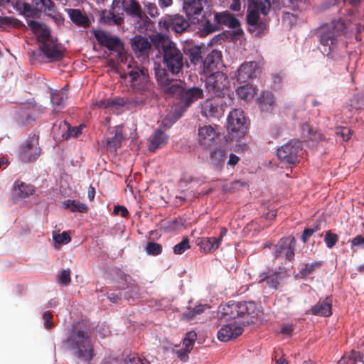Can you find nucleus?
<instances>
[{"label": "nucleus", "instance_id": "f257e3e1", "mask_svg": "<svg viewBox=\"0 0 364 364\" xmlns=\"http://www.w3.org/2000/svg\"><path fill=\"white\" fill-rule=\"evenodd\" d=\"M63 344L78 364H91L95 356V338L85 321L73 323L67 329Z\"/></svg>", "mask_w": 364, "mask_h": 364}, {"label": "nucleus", "instance_id": "f03ea898", "mask_svg": "<svg viewBox=\"0 0 364 364\" xmlns=\"http://www.w3.org/2000/svg\"><path fill=\"white\" fill-rule=\"evenodd\" d=\"M345 31V23L341 20H333L316 28L315 35L323 55L331 59L338 57L341 51L347 46Z\"/></svg>", "mask_w": 364, "mask_h": 364}, {"label": "nucleus", "instance_id": "7ed1b4c3", "mask_svg": "<svg viewBox=\"0 0 364 364\" xmlns=\"http://www.w3.org/2000/svg\"><path fill=\"white\" fill-rule=\"evenodd\" d=\"M128 71L125 73L129 91L144 105L148 101L154 99L156 94L151 80L148 69L137 63H129Z\"/></svg>", "mask_w": 364, "mask_h": 364}, {"label": "nucleus", "instance_id": "20e7f679", "mask_svg": "<svg viewBox=\"0 0 364 364\" xmlns=\"http://www.w3.org/2000/svg\"><path fill=\"white\" fill-rule=\"evenodd\" d=\"M155 77L158 85L164 92L179 95L181 102L186 107L203 97V89L196 86L184 89L181 80L170 78L166 70L159 67L155 69Z\"/></svg>", "mask_w": 364, "mask_h": 364}, {"label": "nucleus", "instance_id": "39448f33", "mask_svg": "<svg viewBox=\"0 0 364 364\" xmlns=\"http://www.w3.org/2000/svg\"><path fill=\"white\" fill-rule=\"evenodd\" d=\"M259 307L255 301H230L220 306L218 314H220V318L227 321L250 317V319L242 321V325H248L254 323L253 319L259 316Z\"/></svg>", "mask_w": 364, "mask_h": 364}, {"label": "nucleus", "instance_id": "423d86ee", "mask_svg": "<svg viewBox=\"0 0 364 364\" xmlns=\"http://www.w3.org/2000/svg\"><path fill=\"white\" fill-rule=\"evenodd\" d=\"M26 22L30 29L35 33L38 41L41 43V52L51 61L62 59L63 53L58 48L47 26L45 23L30 18H26Z\"/></svg>", "mask_w": 364, "mask_h": 364}, {"label": "nucleus", "instance_id": "0eeeda50", "mask_svg": "<svg viewBox=\"0 0 364 364\" xmlns=\"http://www.w3.org/2000/svg\"><path fill=\"white\" fill-rule=\"evenodd\" d=\"M255 6V9L248 10L246 16V22L249 32L255 36H261L267 31V23L260 18L259 11L267 15L269 11L270 3L269 0H249Z\"/></svg>", "mask_w": 364, "mask_h": 364}, {"label": "nucleus", "instance_id": "6e6552de", "mask_svg": "<svg viewBox=\"0 0 364 364\" xmlns=\"http://www.w3.org/2000/svg\"><path fill=\"white\" fill-rule=\"evenodd\" d=\"M161 54L163 57L162 63L165 67L164 68H162V69L166 70L168 75L170 74L178 75L182 72L186 60L183 53L177 48L175 43L164 46ZM159 67L161 68L160 65H158L157 68ZM156 68V67H155L154 70ZM168 77H170V76Z\"/></svg>", "mask_w": 364, "mask_h": 364}, {"label": "nucleus", "instance_id": "1a4fd4ad", "mask_svg": "<svg viewBox=\"0 0 364 364\" xmlns=\"http://www.w3.org/2000/svg\"><path fill=\"white\" fill-rule=\"evenodd\" d=\"M205 86L208 92L218 97H228L230 82L228 75L220 71L213 72L206 75Z\"/></svg>", "mask_w": 364, "mask_h": 364}, {"label": "nucleus", "instance_id": "9d476101", "mask_svg": "<svg viewBox=\"0 0 364 364\" xmlns=\"http://www.w3.org/2000/svg\"><path fill=\"white\" fill-rule=\"evenodd\" d=\"M231 101L232 98L230 95L227 97L216 96L208 98L200 103V114L208 119H219L223 116L225 109Z\"/></svg>", "mask_w": 364, "mask_h": 364}, {"label": "nucleus", "instance_id": "9b49d317", "mask_svg": "<svg viewBox=\"0 0 364 364\" xmlns=\"http://www.w3.org/2000/svg\"><path fill=\"white\" fill-rule=\"evenodd\" d=\"M17 7L26 18H30L38 16L41 13L47 15L48 13L53 11L55 5L52 0H31V3L18 2Z\"/></svg>", "mask_w": 364, "mask_h": 364}, {"label": "nucleus", "instance_id": "f8f14e48", "mask_svg": "<svg viewBox=\"0 0 364 364\" xmlns=\"http://www.w3.org/2000/svg\"><path fill=\"white\" fill-rule=\"evenodd\" d=\"M302 153V141L298 139H291L277 149V155L282 161L295 164L299 161V157Z\"/></svg>", "mask_w": 364, "mask_h": 364}, {"label": "nucleus", "instance_id": "ddd939ff", "mask_svg": "<svg viewBox=\"0 0 364 364\" xmlns=\"http://www.w3.org/2000/svg\"><path fill=\"white\" fill-rule=\"evenodd\" d=\"M247 122L244 112L240 109H234L230 112L227 118V129L232 136L240 138L247 131Z\"/></svg>", "mask_w": 364, "mask_h": 364}, {"label": "nucleus", "instance_id": "4468645a", "mask_svg": "<svg viewBox=\"0 0 364 364\" xmlns=\"http://www.w3.org/2000/svg\"><path fill=\"white\" fill-rule=\"evenodd\" d=\"M38 146V136L33 134L29 136L26 143L19 147L18 157L23 163H30L36 161L41 154Z\"/></svg>", "mask_w": 364, "mask_h": 364}, {"label": "nucleus", "instance_id": "2eb2a0df", "mask_svg": "<svg viewBox=\"0 0 364 364\" xmlns=\"http://www.w3.org/2000/svg\"><path fill=\"white\" fill-rule=\"evenodd\" d=\"M111 9L119 14H127L132 18H142L141 7L137 0H112Z\"/></svg>", "mask_w": 364, "mask_h": 364}, {"label": "nucleus", "instance_id": "dca6fc26", "mask_svg": "<svg viewBox=\"0 0 364 364\" xmlns=\"http://www.w3.org/2000/svg\"><path fill=\"white\" fill-rule=\"evenodd\" d=\"M183 11L193 23H199L200 16L203 15L204 7L207 0H181Z\"/></svg>", "mask_w": 364, "mask_h": 364}, {"label": "nucleus", "instance_id": "f3484780", "mask_svg": "<svg viewBox=\"0 0 364 364\" xmlns=\"http://www.w3.org/2000/svg\"><path fill=\"white\" fill-rule=\"evenodd\" d=\"M159 24H162L166 30L176 33H181L189 27V21L180 14L166 16L160 21Z\"/></svg>", "mask_w": 364, "mask_h": 364}, {"label": "nucleus", "instance_id": "a211bd4d", "mask_svg": "<svg viewBox=\"0 0 364 364\" xmlns=\"http://www.w3.org/2000/svg\"><path fill=\"white\" fill-rule=\"evenodd\" d=\"M259 73V68L256 62H245L237 69V80L240 82H247L256 78Z\"/></svg>", "mask_w": 364, "mask_h": 364}, {"label": "nucleus", "instance_id": "6ab92c4d", "mask_svg": "<svg viewBox=\"0 0 364 364\" xmlns=\"http://www.w3.org/2000/svg\"><path fill=\"white\" fill-rule=\"evenodd\" d=\"M295 240L294 237L282 238L278 244L275 245V258L284 255L286 259L292 261L294 257Z\"/></svg>", "mask_w": 364, "mask_h": 364}, {"label": "nucleus", "instance_id": "aec40b11", "mask_svg": "<svg viewBox=\"0 0 364 364\" xmlns=\"http://www.w3.org/2000/svg\"><path fill=\"white\" fill-rule=\"evenodd\" d=\"M307 119L304 118L299 122L303 141H311L314 144H321L323 146V144L327 141L326 137L320 132H314Z\"/></svg>", "mask_w": 364, "mask_h": 364}, {"label": "nucleus", "instance_id": "412c9836", "mask_svg": "<svg viewBox=\"0 0 364 364\" xmlns=\"http://www.w3.org/2000/svg\"><path fill=\"white\" fill-rule=\"evenodd\" d=\"M94 36L98 43L110 50H117L122 46L120 38L117 36H109L103 31H94Z\"/></svg>", "mask_w": 364, "mask_h": 364}, {"label": "nucleus", "instance_id": "4be33fe9", "mask_svg": "<svg viewBox=\"0 0 364 364\" xmlns=\"http://www.w3.org/2000/svg\"><path fill=\"white\" fill-rule=\"evenodd\" d=\"M132 50L138 57L148 58L151 43L145 36L136 35L131 39Z\"/></svg>", "mask_w": 364, "mask_h": 364}, {"label": "nucleus", "instance_id": "5701e85b", "mask_svg": "<svg viewBox=\"0 0 364 364\" xmlns=\"http://www.w3.org/2000/svg\"><path fill=\"white\" fill-rule=\"evenodd\" d=\"M243 332V328L236 323H230L223 326L218 332V338L223 342H228L235 338Z\"/></svg>", "mask_w": 364, "mask_h": 364}, {"label": "nucleus", "instance_id": "b1692460", "mask_svg": "<svg viewBox=\"0 0 364 364\" xmlns=\"http://www.w3.org/2000/svg\"><path fill=\"white\" fill-rule=\"evenodd\" d=\"M19 121L23 125H28L35 121L38 116L36 105L32 103L24 104L18 110Z\"/></svg>", "mask_w": 364, "mask_h": 364}, {"label": "nucleus", "instance_id": "393cba45", "mask_svg": "<svg viewBox=\"0 0 364 364\" xmlns=\"http://www.w3.org/2000/svg\"><path fill=\"white\" fill-rule=\"evenodd\" d=\"M218 134L211 125H204L199 127L198 132V140L199 144L204 147H209L213 145Z\"/></svg>", "mask_w": 364, "mask_h": 364}, {"label": "nucleus", "instance_id": "a878e982", "mask_svg": "<svg viewBox=\"0 0 364 364\" xmlns=\"http://www.w3.org/2000/svg\"><path fill=\"white\" fill-rule=\"evenodd\" d=\"M124 21L122 14H119L112 9L102 10L100 14V22L105 26H119L124 23Z\"/></svg>", "mask_w": 364, "mask_h": 364}, {"label": "nucleus", "instance_id": "bb28decb", "mask_svg": "<svg viewBox=\"0 0 364 364\" xmlns=\"http://www.w3.org/2000/svg\"><path fill=\"white\" fill-rule=\"evenodd\" d=\"M73 24L77 27L87 28L90 25V21L87 14L78 9H65Z\"/></svg>", "mask_w": 364, "mask_h": 364}, {"label": "nucleus", "instance_id": "cd10ccee", "mask_svg": "<svg viewBox=\"0 0 364 364\" xmlns=\"http://www.w3.org/2000/svg\"><path fill=\"white\" fill-rule=\"evenodd\" d=\"M221 53L218 50H213L208 53L205 59L202 60L203 72L208 75L213 72L221 62Z\"/></svg>", "mask_w": 364, "mask_h": 364}, {"label": "nucleus", "instance_id": "c85d7f7f", "mask_svg": "<svg viewBox=\"0 0 364 364\" xmlns=\"http://www.w3.org/2000/svg\"><path fill=\"white\" fill-rule=\"evenodd\" d=\"M309 312L313 315L328 317L332 314V298L331 296H326L323 300L319 301L311 306Z\"/></svg>", "mask_w": 364, "mask_h": 364}, {"label": "nucleus", "instance_id": "c756f323", "mask_svg": "<svg viewBox=\"0 0 364 364\" xmlns=\"http://www.w3.org/2000/svg\"><path fill=\"white\" fill-rule=\"evenodd\" d=\"M215 20L219 23V27L225 26L229 28H237L240 26L238 18L229 11H223L215 14Z\"/></svg>", "mask_w": 364, "mask_h": 364}, {"label": "nucleus", "instance_id": "7c9ffc66", "mask_svg": "<svg viewBox=\"0 0 364 364\" xmlns=\"http://www.w3.org/2000/svg\"><path fill=\"white\" fill-rule=\"evenodd\" d=\"M228 152L225 147H216L210 154L209 162L215 168L221 169L227 159Z\"/></svg>", "mask_w": 364, "mask_h": 364}, {"label": "nucleus", "instance_id": "2f4dec72", "mask_svg": "<svg viewBox=\"0 0 364 364\" xmlns=\"http://www.w3.org/2000/svg\"><path fill=\"white\" fill-rule=\"evenodd\" d=\"M144 105L141 100H138L135 97H115L112 100H107V106H115L117 107H125L127 109H133L141 107Z\"/></svg>", "mask_w": 364, "mask_h": 364}, {"label": "nucleus", "instance_id": "473e14b6", "mask_svg": "<svg viewBox=\"0 0 364 364\" xmlns=\"http://www.w3.org/2000/svg\"><path fill=\"white\" fill-rule=\"evenodd\" d=\"M168 136L161 129L154 130L149 138V149L155 151L157 149L166 145Z\"/></svg>", "mask_w": 364, "mask_h": 364}, {"label": "nucleus", "instance_id": "72a5a7b5", "mask_svg": "<svg viewBox=\"0 0 364 364\" xmlns=\"http://www.w3.org/2000/svg\"><path fill=\"white\" fill-rule=\"evenodd\" d=\"M259 283L266 281L267 284L274 289H277L282 279V274L279 272L268 271L262 272L259 276Z\"/></svg>", "mask_w": 364, "mask_h": 364}, {"label": "nucleus", "instance_id": "f704fd0d", "mask_svg": "<svg viewBox=\"0 0 364 364\" xmlns=\"http://www.w3.org/2000/svg\"><path fill=\"white\" fill-rule=\"evenodd\" d=\"M257 102L262 112H270L274 109V97L270 92H263L257 98Z\"/></svg>", "mask_w": 364, "mask_h": 364}, {"label": "nucleus", "instance_id": "c9c22d12", "mask_svg": "<svg viewBox=\"0 0 364 364\" xmlns=\"http://www.w3.org/2000/svg\"><path fill=\"white\" fill-rule=\"evenodd\" d=\"M67 92L68 90L64 87L60 90H55L51 94L50 101L55 111L63 108L67 99Z\"/></svg>", "mask_w": 364, "mask_h": 364}, {"label": "nucleus", "instance_id": "e433bc0d", "mask_svg": "<svg viewBox=\"0 0 364 364\" xmlns=\"http://www.w3.org/2000/svg\"><path fill=\"white\" fill-rule=\"evenodd\" d=\"M105 277L107 279L116 281L119 284H124L127 282L129 276L124 273L118 267H110L105 272Z\"/></svg>", "mask_w": 364, "mask_h": 364}, {"label": "nucleus", "instance_id": "4c0bfd02", "mask_svg": "<svg viewBox=\"0 0 364 364\" xmlns=\"http://www.w3.org/2000/svg\"><path fill=\"white\" fill-rule=\"evenodd\" d=\"M124 139L122 127L117 126L114 127V136L107 139V144L110 149L116 151L117 149L121 146Z\"/></svg>", "mask_w": 364, "mask_h": 364}, {"label": "nucleus", "instance_id": "58836bf2", "mask_svg": "<svg viewBox=\"0 0 364 364\" xmlns=\"http://www.w3.org/2000/svg\"><path fill=\"white\" fill-rule=\"evenodd\" d=\"M202 50L203 48L198 45L186 46L184 48L185 54L188 56L191 63L193 65L202 63Z\"/></svg>", "mask_w": 364, "mask_h": 364}, {"label": "nucleus", "instance_id": "ea45409f", "mask_svg": "<svg viewBox=\"0 0 364 364\" xmlns=\"http://www.w3.org/2000/svg\"><path fill=\"white\" fill-rule=\"evenodd\" d=\"M198 245L204 252L209 253L215 251L218 248L220 241L216 240L215 237H203L198 242Z\"/></svg>", "mask_w": 364, "mask_h": 364}, {"label": "nucleus", "instance_id": "a19ab883", "mask_svg": "<svg viewBox=\"0 0 364 364\" xmlns=\"http://www.w3.org/2000/svg\"><path fill=\"white\" fill-rule=\"evenodd\" d=\"M14 194L21 198H26L32 195L34 192V188L31 184H27L24 182L17 181L14 186Z\"/></svg>", "mask_w": 364, "mask_h": 364}, {"label": "nucleus", "instance_id": "79ce46f5", "mask_svg": "<svg viewBox=\"0 0 364 364\" xmlns=\"http://www.w3.org/2000/svg\"><path fill=\"white\" fill-rule=\"evenodd\" d=\"M202 19H199L200 28L201 31L206 34L211 33L213 32L220 30L219 23L213 18V21L209 19H206L205 15L201 16Z\"/></svg>", "mask_w": 364, "mask_h": 364}, {"label": "nucleus", "instance_id": "37998d69", "mask_svg": "<svg viewBox=\"0 0 364 364\" xmlns=\"http://www.w3.org/2000/svg\"><path fill=\"white\" fill-rule=\"evenodd\" d=\"M359 361L364 364V354L352 350L344 355L338 362V364H356Z\"/></svg>", "mask_w": 364, "mask_h": 364}, {"label": "nucleus", "instance_id": "c03bdc74", "mask_svg": "<svg viewBox=\"0 0 364 364\" xmlns=\"http://www.w3.org/2000/svg\"><path fill=\"white\" fill-rule=\"evenodd\" d=\"M63 207L73 213H86L87 211V206L85 203L78 202L75 200H65L63 202Z\"/></svg>", "mask_w": 364, "mask_h": 364}, {"label": "nucleus", "instance_id": "a18cd8bd", "mask_svg": "<svg viewBox=\"0 0 364 364\" xmlns=\"http://www.w3.org/2000/svg\"><path fill=\"white\" fill-rule=\"evenodd\" d=\"M255 92V87L248 83L239 86L236 90V93L238 97L245 101L252 100L254 97Z\"/></svg>", "mask_w": 364, "mask_h": 364}, {"label": "nucleus", "instance_id": "49530a36", "mask_svg": "<svg viewBox=\"0 0 364 364\" xmlns=\"http://www.w3.org/2000/svg\"><path fill=\"white\" fill-rule=\"evenodd\" d=\"M151 41L156 48H157L161 53H163L164 46L168 44H173L174 43L170 41L168 38L162 33H156L153 35Z\"/></svg>", "mask_w": 364, "mask_h": 364}, {"label": "nucleus", "instance_id": "de8ad7c7", "mask_svg": "<svg viewBox=\"0 0 364 364\" xmlns=\"http://www.w3.org/2000/svg\"><path fill=\"white\" fill-rule=\"evenodd\" d=\"M322 266L321 261H314L311 263L304 264L301 266L299 271L300 277L304 278L314 272L316 269Z\"/></svg>", "mask_w": 364, "mask_h": 364}, {"label": "nucleus", "instance_id": "09e8293b", "mask_svg": "<svg viewBox=\"0 0 364 364\" xmlns=\"http://www.w3.org/2000/svg\"><path fill=\"white\" fill-rule=\"evenodd\" d=\"M350 106L355 110L364 109V92L354 94L349 100Z\"/></svg>", "mask_w": 364, "mask_h": 364}, {"label": "nucleus", "instance_id": "8fccbe9b", "mask_svg": "<svg viewBox=\"0 0 364 364\" xmlns=\"http://www.w3.org/2000/svg\"><path fill=\"white\" fill-rule=\"evenodd\" d=\"M121 359L125 364H145L147 363L146 360L141 358L135 353L128 354L125 352L122 355Z\"/></svg>", "mask_w": 364, "mask_h": 364}, {"label": "nucleus", "instance_id": "3c124183", "mask_svg": "<svg viewBox=\"0 0 364 364\" xmlns=\"http://www.w3.org/2000/svg\"><path fill=\"white\" fill-rule=\"evenodd\" d=\"M197 338V334L194 331H190L186 333L183 340V347L188 351H191Z\"/></svg>", "mask_w": 364, "mask_h": 364}, {"label": "nucleus", "instance_id": "603ef678", "mask_svg": "<svg viewBox=\"0 0 364 364\" xmlns=\"http://www.w3.org/2000/svg\"><path fill=\"white\" fill-rule=\"evenodd\" d=\"M144 250L148 255L157 256L161 253L162 246L154 242H149L146 244Z\"/></svg>", "mask_w": 364, "mask_h": 364}, {"label": "nucleus", "instance_id": "864d4df0", "mask_svg": "<svg viewBox=\"0 0 364 364\" xmlns=\"http://www.w3.org/2000/svg\"><path fill=\"white\" fill-rule=\"evenodd\" d=\"M190 248L189 240L188 237H183V240L173 247V252L176 255H181L186 250Z\"/></svg>", "mask_w": 364, "mask_h": 364}, {"label": "nucleus", "instance_id": "5fc2aeb1", "mask_svg": "<svg viewBox=\"0 0 364 364\" xmlns=\"http://www.w3.org/2000/svg\"><path fill=\"white\" fill-rule=\"evenodd\" d=\"M335 134L336 136H340L343 141L350 139L353 132L346 127H338L336 129Z\"/></svg>", "mask_w": 364, "mask_h": 364}, {"label": "nucleus", "instance_id": "6e6d98bb", "mask_svg": "<svg viewBox=\"0 0 364 364\" xmlns=\"http://www.w3.org/2000/svg\"><path fill=\"white\" fill-rule=\"evenodd\" d=\"M338 241V236L332 233L330 230L326 232L324 242L328 248L331 249Z\"/></svg>", "mask_w": 364, "mask_h": 364}, {"label": "nucleus", "instance_id": "4d7b16f0", "mask_svg": "<svg viewBox=\"0 0 364 364\" xmlns=\"http://www.w3.org/2000/svg\"><path fill=\"white\" fill-rule=\"evenodd\" d=\"M272 85L274 90H279L283 84L284 75L282 73H275L272 75Z\"/></svg>", "mask_w": 364, "mask_h": 364}, {"label": "nucleus", "instance_id": "13d9d810", "mask_svg": "<svg viewBox=\"0 0 364 364\" xmlns=\"http://www.w3.org/2000/svg\"><path fill=\"white\" fill-rule=\"evenodd\" d=\"M84 127L85 126L83 124H80L77 127H71L68 125L65 139H68L71 137H77L82 134V131Z\"/></svg>", "mask_w": 364, "mask_h": 364}, {"label": "nucleus", "instance_id": "bf43d9fd", "mask_svg": "<svg viewBox=\"0 0 364 364\" xmlns=\"http://www.w3.org/2000/svg\"><path fill=\"white\" fill-rule=\"evenodd\" d=\"M55 242L58 244H67L70 242L71 238L68 233L65 231L63 232L60 234L53 235V237Z\"/></svg>", "mask_w": 364, "mask_h": 364}, {"label": "nucleus", "instance_id": "052dcab7", "mask_svg": "<svg viewBox=\"0 0 364 364\" xmlns=\"http://www.w3.org/2000/svg\"><path fill=\"white\" fill-rule=\"evenodd\" d=\"M70 282V269H63L61 271L60 274L58 276V283L68 286Z\"/></svg>", "mask_w": 364, "mask_h": 364}, {"label": "nucleus", "instance_id": "680f3d73", "mask_svg": "<svg viewBox=\"0 0 364 364\" xmlns=\"http://www.w3.org/2000/svg\"><path fill=\"white\" fill-rule=\"evenodd\" d=\"M128 291L124 294V298L128 301L129 299L134 300L139 296V287L137 286H132L128 287Z\"/></svg>", "mask_w": 364, "mask_h": 364}, {"label": "nucleus", "instance_id": "e2e57ef3", "mask_svg": "<svg viewBox=\"0 0 364 364\" xmlns=\"http://www.w3.org/2000/svg\"><path fill=\"white\" fill-rule=\"evenodd\" d=\"M46 16L50 17L58 26H60L64 23L65 19L62 14L56 11V7L53 9V11L48 13Z\"/></svg>", "mask_w": 364, "mask_h": 364}, {"label": "nucleus", "instance_id": "0e129e2a", "mask_svg": "<svg viewBox=\"0 0 364 364\" xmlns=\"http://www.w3.org/2000/svg\"><path fill=\"white\" fill-rule=\"evenodd\" d=\"M245 184V182L237 180L230 183V185H223V190L224 192H230L238 188L240 186H243Z\"/></svg>", "mask_w": 364, "mask_h": 364}, {"label": "nucleus", "instance_id": "69168bd1", "mask_svg": "<svg viewBox=\"0 0 364 364\" xmlns=\"http://www.w3.org/2000/svg\"><path fill=\"white\" fill-rule=\"evenodd\" d=\"M100 364H125L121 358L112 355H107Z\"/></svg>", "mask_w": 364, "mask_h": 364}, {"label": "nucleus", "instance_id": "338daca9", "mask_svg": "<svg viewBox=\"0 0 364 364\" xmlns=\"http://www.w3.org/2000/svg\"><path fill=\"white\" fill-rule=\"evenodd\" d=\"M44 321L43 325L46 329H50L53 326L52 322L53 314L49 311H44L42 314Z\"/></svg>", "mask_w": 364, "mask_h": 364}, {"label": "nucleus", "instance_id": "774afa93", "mask_svg": "<svg viewBox=\"0 0 364 364\" xmlns=\"http://www.w3.org/2000/svg\"><path fill=\"white\" fill-rule=\"evenodd\" d=\"M227 6L232 11H240L241 0H227Z\"/></svg>", "mask_w": 364, "mask_h": 364}]
</instances>
